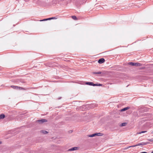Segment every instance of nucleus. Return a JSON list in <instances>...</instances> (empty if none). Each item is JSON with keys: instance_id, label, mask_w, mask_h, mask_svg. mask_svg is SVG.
Listing matches in <instances>:
<instances>
[{"instance_id": "f257e3e1", "label": "nucleus", "mask_w": 153, "mask_h": 153, "mask_svg": "<svg viewBox=\"0 0 153 153\" xmlns=\"http://www.w3.org/2000/svg\"><path fill=\"white\" fill-rule=\"evenodd\" d=\"M11 87L13 88L14 89L19 90H26L27 89V88H24L22 87H20L17 86H15L13 85H12L11 86Z\"/></svg>"}, {"instance_id": "f03ea898", "label": "nucleus", "mask_w": 153, "mask_h": 153, "mask_svg": "<svg viewBox=\"0 0 153 153\" xmlns=\"http://www.w3.org/2000/svg\"><path fill=\"white\" fill-rule=\"evenodd\" d=\"M101 134L100 133H94L92 134L89 135L88 136L89 137H93L96 136H101Z\"/></svg>"}, {"instance_id": "7ed1b4c3", "label": "nucleus", "mask_w": 153, "mask_h": 153, "mask_svg": "<svg viewBox=\"0 0 153 153\" xmlns=\"http://www.w3.org/2000/svg\"><path fill=\"white\" fill-rule=\"evenodd\" d=\"M47 120L46 119H42L38 120L37 122L39 123H42L44 122H47Z\"/></svg>"}, {"instance_id": "20e7f679", "label": "nucleus", "mask_w": 153, "mask_h": 153, "mask_svg": "<svg viewBox=\"0 0 153 153\" xmlns=\"http://www.w3.org/2000/svg\"><path fill=\"white\" fill-rule=\"evenodd\" d=\"M105 61V59L103 58L100 59L98 61V62L100 64H102L104 63Z\"/></svg>"}, {"instance_id": "39448f33", "label": "nucleus", "mask_w": 153, "mask_h": 153, "mask_svg": "<svg viewBox=\"0 0 153 153\" xmlns=\"http://www.w3.org/2000/svg\"><path fill=\"white\" fill-rule=\"evenodd\" d=\"M148 143V142H142L141 143H139L138 144L136 145V146H139L140 145H146Z\"/></svg>"}, {"instance_id": "423d86ee", "label": "nucleus", "mask_w": 153, "mask_h": 153, "mask_svg": "<svg viewBox=\"0 0 153 153\" xmlns=\"http://www.w3.org/2000/svg\"><path fill=\"white\" fill-rule=\"evenodd\" d=\"M78 149V148L77 147H74L68 149L69 151H72L77 150Z\"/></svg>"}, {"instance_id": "0eeeda50", "label": "nucleus", "mask_w": 153, "mask_h": 153, "mask_svg": "<svg viewBox=\"0 0 153 153\" xmlns=\"http://www.w3.org/2000/svg\"><path fill=\"white\" fill-rule=\"evenodd\" d=\"M130 108V107H127L126 108H125L122 109L121 110V111H126L128 109H129Z\"/></svg>"}, {"instance_id": "6e6552de", "label": "nucleus", "mask_w": 153, "mask_h": 153, "mask_svg": "<svg viewBox=\"0 0 153 153\" xmlns=\"http://www.w3.org/2000/svg\"><path fill=\"white\" fill-rule=\"evenodd\" d=\"M86 84L87 85H92L93 84V83L91 82H86Z\"/></svg>"}, {"instance_id": "1a4fd4ad", "label": "nucleus", "mask_w": 153, "mask_h": 153, "mask_svg": "<svg viewBox=\"0 0 153 153\" xmlns=\"http://www.w3.org/2000/svg\"><path fill=\"white\" fill-rule=\"evenodd\" d=\"M141 65V64L138 63H134V65L135 66H140Z\"/></svg>"}, {"instance_id": "9d476101", "label": "nucleus", "mask_w": 153, "mask_h": 153, "mask_svg": "<svg viewBox=\"0 0 153 153\" xmlns=\"http://www.w3.org/2000/svg\"><path fill=\"white\" fill-rule=\"evenodd\" d=\"M40 132L44 134H47L48 133V131L44 130H41V131Z\"/></svg>"}, {"instance_id": "9b49d317", "label": "nucleus", "mask_w": 153, "mask_h": 153, "mask_svg": "<svg viewBox=\"0 0 153 153\" xmlns=\"http://www.w3.org/2000/svg\"><path fill=\"white\" fill-rule=\"evenodd\" d=\"M5 115L4 114H1L0 115V119H4L5 117Z\"/></svg>"}, {"instance_id": "f8f14e48", "label": "nucleus", "mask_w": 153, "mask_h": 153, "mask_svg": "<svg viewBox=\"0 0 153 153\" xmlns=\"http://www.w3.org/2000/svg\"><path fill=\"white\" fill-rule=\"evenodd\" d=\"M93 74H102V73L100 71H99V72H93Z\"/></svg>"}, {"instance_id": "ddd939ff", "label": "nucleus", "mask_w": 153, "mask_h": 153, "mask_svg": "<svg viewBox=\"0 0 153 153\" xmlns=\"http://www.w3.org/2000/svg\"><path fill=\"white\" fill-rule=\"evenodd\" d=\"M72 18L74 20H77V19L76 16H72Z\"/></svg>"}, {"instance_id": "4468645a", "label": "nucleus", "mask_w": 153, "mask_h": 153, "mask_svg": "<svg viewBox=\"0 0 153 153\" xmlns=\"http://www.w3.org/2000/svg\"><path fill=\"white\" fill-rule=\"evenodd\" d=\"M126 123H121L120 124V126H126Z\"/></svg>"}, {"instance_id": "2eb2a0df", "label": "nucleus", "mask_w": 153, "mask_h": 153, "mask_svg": "<svg viewBox=\"0 0 153 153\" xmlns=\"http://www.w3.org/2000/svg\"><path fill=\"white\" fill-rule=\"evenodd\" d=\"M147 132V131H142L140 132H137V134H141V133H145V132Z\"/></svg>"}, {"instance_id": "dca6fc26", "label": "nucleus", "mask_w": 153, "mask_h": 153, "mask_svg": "<svg viewBox=\"0 0 153 153\" xmlns=\"http://www.w3.org/2000/svg\"><path fill=\"white\" fill-rule=\"evenodd\" d=\"M134 63L132 62H130L128 64L131 65H132V66H134Z\"/></svg>"}, {"instance_id": "f3484780", "label": "nucleus", "mask_w": 153, "mask_h": 153, "mask_svg": "<svg viewBox=\"0 0 153 153\" xmlns=\"http://www.w3.org/2000/svg\"><path fill=\"white\" fill-rule=\"evenodd\" d=\"M48 20V18L46 19H44L43 20H40V21H46V20Z\"/></svg>"}, {"instance_id": "a211bd4d", "label": "nucleus", "mask_w": 153, "mask_h": 153, "mask_svg": "<svg viewBox=\"0 0 153 153\" xmlns=\"http://www.w3.org/2000/svg\"><path fill=\"white\" fill-rule=\"evenodd\" d=\"M136 146V145H135L132 146H129L127 148H129L131 147H135V146Z\"/></svg>"}, {"instance_id": "6ab92c4d", "label": "nucleus", "mask_w": 153, "mask_h": 153, "mask_svg": "<svg viewBox=\"0 0 153 153\" xmlns=\"http://www.w3.org/2000/svg\"><path fill=\"white\" fill-rule=\"evenodd\" d=\"M56 18L55 17H51L48 18V20H50L51 19H55Z\"/></svg>"}, {"instance_id": "aec40b11", "label": "nucleus", "mask_w": 153, "mask_h": 153, "mask_svg": "<svg viewBox=\"0 0 153 153\" xmlns=\"http://www.w3.org/2000/svg\"><path fill=\"white\" fill-rule=\"evenodd\" d=\"M148 140L150 141L151 142H152L153 141V138H152L150 139H148Z\"/></svg>"}, {"instance_id": "412c9836", "label": "nucleus", "mask_w": 153, "mask_h": 153, "mask_svg": "<svg viewBox=\"0 0 153 153\" xmlns=\"http://www.w3.org/2000/svg\"><path fill=\"white\" fill-rule=\"evenodd\" d=\"M97 84H94L93 83V85L92 86H97Z\"/></svg>"}, {"instance_id": "4be33fe9", "label": "nucleus", "mask_w": 153, "mask_h": 153, "mask_svg": "<svg viewBox=\"0 0 153 153\" xmlns=\"http://www.w3.org/2000/svg\"><path fill=\"white\" fill-rule=\"evenodd\" d=\"M97 84V86H101L102 85V84Z\"/></svg>"}, {"instance_id": "5701e85b", "label": "nucleus", "mask_w": 153, "mask_h": 153, "mask_svg": "<svg viewBox=\"0 0 153 153\" xmlns=\"http://www.w3.org/2000/svg\"><path fill=\"white\" fill-rule=\"evenodd\" d=\"M141 153H147V152H141Z\"/></svg>"}, {"instance_id": "b1692460", "label": "nucleus", "mask_w": 153, "mask_h": 153, "mask_svg": "<svg viewBox=\"0 0 153 153\" xmlns=\"http://www.w3.org/2000/svg\"><path fill=\"white\" fill-rule=\"evenodd\" d=\"M1 141H0V144H1Z\"/></svg>"}, {"instance_id": "393cba45", "label": "nucleus", "mask_w": 153, "mask_h": 153, "mask_svg": "<svg viewBox=\"0 0 153 153\" xmlns=\"http://www.w3.org/2000/svg\"><path fill=\"white\" fill-rule=\"evenodd\" d=\"M151 153H153V151L151 152Z\"/></svg>"}, {"instance_id": "a878e982", "label": "nucleus", "mask_w": 153, "mask_h": 153, "mask_svg": "<svg viewBox=\"0 0 153 153\" xmlns=\"http://www.w3.org/2000/svg\"><path fill=\"white\" fill-rule=\"evenodd\" d=\"M152 132H153V131H152Z\"/></svg>"}]
</instances>
